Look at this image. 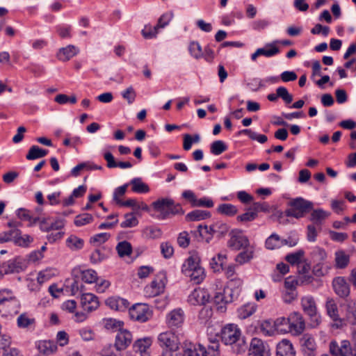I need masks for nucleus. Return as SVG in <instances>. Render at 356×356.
Listing matches in <instances>:
<instances>
[{
  "mask_svg": "<svg viewBox=\"0 0 356 356\" xmlns=\"http://www.w3.org/2000/svg\"><path fill=\"white\" fill-rule=\"evenodd\" d=\"M312 255L314 261L316 263H321L327 257V254L325 250L318 247H316L313 250Z\"/></svg>",
  "mask_w": 356,
  "mask_h": 356,
  "instance_id": "60",
  "label": "nucleus"
},
{
  "mask_svg": "<svg viewBox=\"0 0 356 356\" xmlns=\"http://www.w3.org/2000/svg\"><path fill=\"white\" fill-rule=\"evenodd\" d=\"M131 341V333L126 329L120 330L115 337V347L118 350H125L130 345Z\"/></svg>",
  "mask_w": 356,
  "mask_h": 356,
  "instance_id": "13",
  "label": "nucleus"
},
{
  "mask_svg": "<svg viewBox=\"0 0 356 356\" xmlns=\"http://www.w3.org/2000/svg\"><path fill=\"white\" fill-rule=\"evenodd\" d=\"M210 295L204 289H194L188 297V302L193 305H204L209 302Z\"/></svg>",
  "mask_w": 356,
  "mask_h": 356,
  "instance_id": "10",
  "label": "nucleus"
},
{
  "mask_svg": "<svg viewBox=\"0 0 356 356\" xmlns=\"http://www.w3.org/2000/svg\"><path fill=\"white\" fill-rule=\"evenodd\" d=\"M197 232L199 234L200 236L204 238L206 243H209L211 241L213 234H216V233L214 232V223L209 227L207 225H198Z\"/></svg>",
  "mask_w": 356,
  "mask_h": 356,
  "instance_id": "29",
  "label": "nucleus"
},
{
  "mask_svg": "<svg viewBox=\"0 0 356 356\" xmlns=\"http://www.w3.org/2000/svg\"><path fill=\"white\" fill-rule=\"evenodd\" d=\"M350 257L343 250L335 252V266L337 268H345L349 264Z\"/></svg>",
  "mask_w": 356,
  "mask_h": 356,
  "instance_id": "35",
  "label": "nucleus"
},
{
  "mask_svg": "<svg viewBox=\"0 0 356 356\" xmlns=\"http://www.w3.org/2000/svg\"><path fill=\"white\" fill-rule=\"evenodd\" d=\"M204 346L200 343L186 342L182 356H202Z\"/></svg>",
  "mask_w": 356,
  "mask_h": 356,
  "instance_id": "21",
  "label": "nucleus"
},
{
  "mask_svg": "<svg viewBox=\"0 0 356 356\" xmlns=\"http://www.w3.org/2000/svg\"><path fill=\"white\" fill-rule=\"evenodd\" d=\"M19 300L8 290L0 291V313L3 315L17 314L20 308Z\"/></svg>",
  "mask_w": 356,
  "mask_h": 356,
  "instance_id": "4",
  "label": "nucleus"
},
{
  "mask_svg": "<svg viewBox=\"0 0 356 356\" xmlns=\"http://www.w3.org/2000/svg\"><path fill=\"white\" fill-rule=\"evenodd\" d=\"M327 315L334 322L342 323V319L339 314L338 307L333 298H327L325 303Z\"/></svg>",
  "mask_w": 356,
  "mask_h": 356,
  "instance_id": "23",
  "label": "nucleus"
},
{
  "mask_svg": "<svg viewBox=\"0 0 356 356\" xmlns=\"http://www.w3.org/2000/svg\"><path fill=\"white\" fill-rule=\"evenodd\" d=\"M159 29L156 27V25L152 26L150 24H147L142 30L141 34L145 39H152L156 36Z\"/></svg>",
  "mask_w": 356,
  "mask_h": 356,
  "instance_id": "56",
  "label": "nucleus"
},
{
  "mask_svg": "<svg viewBox=\"0 0 356 356\" xmlns=\"http://www.w3.org/2000/svg\"><path fill=\"white\" fill-rule=\"evenodd\" d=\"M132 186L131 190L136 193H147L149 191L148 185L142 181L140 177L132 179L129 184Z\"/></svg>",
  "mask_w": 356,
  "mask_h": 356,
  "instance_id": "31",
  "label": "nucleus"
},
{
  "mask_svg": "<svg viewBox=\"0 0 356 356\" xmlns=\"http://www.w3.org/2000/svg\"><path fill=\"white\" fill-rule=\"evenodd\" d=\"M81 304L83 309L87 312H92L96 309L99 305L97 297L90 293H82Z\"/></svg>",
  "mask_w": 356,
  "mask_h": 356,
  "instance_id": "16",
  "label": "nucleus"
},
{
  "mask_svg": "<svg viewBox=\"0 0 356 356\" xmlns=\"http://www.w3.org/2000/svg\"><path fill=\"white\" fill-rule=\"evenodd\" d=\"M167 282L166 274L165 272H159L155 279L150 284L145 287V293L147 296L154 297L160 295L164 291Z\"/></svg>",
  "mask_w": 356,
  "mask_h": 356,
  "instance_id": "5",
  "label": "nucleus"
},
{
  "mask_svg": "<svg viewBox=\"0 0 356 356\" xmlns=\"http://www.w3.org/2000/svg\"><path fill=\"white\" fill-rule=\"evenodd\" d=\"M287 205L288 209L285 210V215L287 217H293L296 219L303 218L314 208L312 202L307 200L303 197H298L291 200Z\"/></svg>",
  "mask_w": 356,
  "mask_h": 356,
  "instance_id": "3",
  "label": "nucleus"
},
{
  "mask_svg": "<svg viewBox=\"0 0 356 356\" xmlns=\"http://www.w3.org/2000/svg\"><path fill=\"white\" fill-rule=\"evenodd\" d=\"M211 217V213L208 211L203 210H193L186 216V220L191 221H200L202 220L207 219Z\"/></svg>",
  "mask_w": 356,
  "mask_h": 356,
  "instance_id": "28",
  "label": "nucleus"
},
{
  "mask_svg": "<svg viewBox=\"0 0 356 356\" xmlns=\"http://www.w3.org/2000/svg\"><path fill=\"white\" fill-rule=\"evenodd\" d=\"M312 211L309 220L317 226H321L323 222L330 216V212L323 209H312Z\"/></svg>",
  "mask_w": 356,
  "mask_h": 356,
  "instance_id": "22",
  "label": "nucleus"
},
{
  "mask_svg": "<svg viewBox=\"0 0 356 356\" xmlns=\"http://www.w3.org/2000/svg\"><path fill=\"white\" fill-rule=\"evenodd\" d=\"M302 350L308 356H314L316 343L314 339L310 337H304L302 339Z\"/></svg>",
  "mask_w": 356,
  "mask_h": 356,
  "instance_id": "30",
  "label": "nucleus"
},
{
  "mask_svg": "<svg viewBox=\"0 0 356 356\" xmlns=\"http://www.w3.org/2000/svg\"><path fill=\"white\" fill-rule=\"evenodd\" d=\"M188 50L191 55L195 59H200L202 57V48L200 43L193 41L190 43Z\"/></svg>",
  "mask_w": 356,
  "mask_h": 356,
  "instance_id": "50",
  "label": "nucleus"
},
{
  "mask_svg": "<svg viewBox=\"0 0 356 356\" xmlns=\"http://www.w3.org/2000/svg\"><path fill=\"white\" fill-rule=\"evenodd\" d=\"M259 328L260 331L266 336H273L277 332L274 326V321L272 319H267L261 322Z\"/></svg>",
  "mask_w": 356,
  "mask_h": 356,
  "instance_id": "37",
  "label": "nucleus"
},
{
  "mask_svg": "<svg viewBox=\"0 0 356 356\" xmlns=\"http://www.w3.org/2000/svg\"><path fill=\"white\" fill-rule=\"evenodd\" d=\"M268 351L264 341L258 338L251 341L248 356H268Z\"/></svg>",
  "mask_w": 356,
  "mask_h": 356,
  "instance_id": "14",
  "label": "nucleus"
},
{
  "mask_svg": "<svg viewBox=\"0 0 356 356\" xmlns=\"http://www.w3.org/2000/svg\"><path fill=\"white\" fill-rule=\"evenodd\" d=\"M115 249L120 257L130 256L133 252L131 244L127 241L119 242Z\"/></svg>",
  "mask_w": 356,
  "mask_h": 356,
  "instance_id": "36",
  "label": "nucleus"
},
{
  "mask_svg": "<svg viewBox=\"0 0 356 356\" xmlns=\"http://www.w3.org/2000/svg\"><path fill=\"white\" fill-rule=\"evenodd\" d=\"M22 234V232L18 229H13L8 232L0 233V243H3L9 241H13L14 239L18 236Z\"/></svg>",
  "mask_w": 356,
  "mask_h": 356,
  "instance_id": "41",
  "label": "nucleus"
},
{
  "mask_svg": "<svg viewBox=\"0 0 356 356\" xmlns=\"http://www.w3.org/2000/svg\"><path fill=\"white\" fill-rule=\"evenodd\" d=\"M33 241V238L27 234L22 236L18 234L15 239H14V243L19 246L26 247Z\"/></svg>",
  "mask_w": 356,
  "mask_h": 356,
  "instance_id": "63",
  "label": "nucleus"
},
{
  "mask_svg": "<svg viewBox=\"0 0 356 356\" xmlns=\"http://www.w3.org/2000/svg\"><path fill=\"white\" fill-rule=\"evenodd\" d=\"M220 339L225 345L231 347L235 354H242L248 348L245 338L242 337L241 331L236 325L227 324L224 326L220 332Z\"/></svg>",
  "mask_w": 356,
  "mask_h": 356,
  "instance_id": "1",
  "label": "nucleus"
},
{
  "mask_svg": "<svg viewBox=\"0 0 356 356\" xmlns=\"http://www.w3.org/2000/svg\"><path fill=\"white\" fill-rule=\"evenodd\" d=\"M125 220L122 222L120 227L122 228L134 227L138 224V219L134 216L133 213H128L124 215Z\"/></svg>",
  "mask_w": 356,
  "mask_h": 356,
  "instance_id": "58",
  "label": "nucleus"
},
{
  "mask_svg": "<svg viewBox=\"0 0 356 356\" xmlns=\"http://www.w3.org/2000/svg\"><path fill=\"white\" fill-rule=\"evenodd\" d=\"M217 212L227 216H234L238 212V209L236 206L232 204H221L217 208Z\"/></svg>",
  "mask_w": 356,
  "mask_h": 356,
  "instance_id": "39",
  "label": "nucleus"
},
{
  "mask_svg": "<svg viewBox=\"0 0 356 356\" xmlns=\"http://www.w3.org/2000/svg\"><path fill=\"white\" fill-rule=\"evenodd\" d=\"M153 209L159 213L157 218L165 220L170 216L184 214V211L179 203H175L171 198H159L152 204Z\"/></svg>",
  "mask_w": 356,
  "mask_h": 356,
  "instance_id": "2",
  "label": "nucleus"
},
{
  "mask_svg": "<svg viewBox=\"0 0 356 356\" xmlns=\"http://www.w3.org/2000/svg\"><path fill=\"white\" fill-rule=\"evenodd\" d=\"M152 343V339L151 337H144L136 340L133 348L136 352L144 353L147 351Z\"/></svg>",
  "mask_w": 356,
  "mask_h": 356,
  "instance_id": "33",
  "label": "nucleus"
},
{
  "mask_svg": "<svg viewBox=\"0 0 356 356\" xmlns=\"http://www.w3.org/2000/svg\"><path fill=\"white\" fill-rule=\"evenodd\" d=\"M200 258L197 255L189 257L184 263L181 267V272L184 275H188L189 273L200 267Z\"/></svg>",
  "mask_w": 356,
  "mask_h": 356,
  "instance_id": "25",
  "label": "nucleus"
},
{
  "mask_svg": "<svg viewBox=\"0 0 356 356\" xmlns=\"http://www.w3.org/2000/svg\"><path fill=\"white\" fill-rule=\"evenodd\" d=\"M79 53V49L74 45L70 44L66 47L60 49L57 57L60 60L67 61Z\"/></svg>",
  "mask_w": 356,
  "mask_h": 356,
  "instance_id": "24",
  "label": "nucleus"
},
{
  "mask_svg": "<svg viewBox=\"0 0 356 356\" xmlns=\"http://www.w3.org/2000/svg\"><path fill=\"white\" fill-rule=\"evenodd\" d=\"M224 292L227 298L225 303H231L235 298H238L241 292V289H238V287L233 289L227 286L224 289Z\"/></svg>",
  "mask_w": 356,
  "mask_h": 356,
  "instance_id": "51",
  "label": "nucleus"
},
{
  "mask_svg": "<svg viewBox=\"0 0 356 356\" xmlns=\"http://www.w3.org/2000/svg\"><path fill=\"white\" fill-rule=\"evenodd\" d=\"M345 310V318L348 323L356 326V300H346L342 305Z\"/></svg>",
  "mask_w": 356,
  "mask_h": 356,
  "instance_id": "15",
  "label": "nucleus"
},
{
  "mask_svg": "<svg viewBox=\"0 0 356 356\" xmlns=\"http://www.w3.org/2000/svg\"><path fill=\"white\" fill-rule=\"evenodd\" d=\"M278 97L281 98L286 104H290L293 102V95L290 94L286 88L280 86L276 89Z\"/></svg>",
  "mask_w": 356,
  "mask_h": 356,
  "instance_id": "53",
  "label": "nucleus"
},
{
  "mask_svg": "<svg viewBox=\"0 0 356 356\" xmlns=\"http://www.w3.org/2000/svg\"><path fill=\"white\" fill-rule=\"evenodd\" d=\"M332 289L341 298L348 300L350 293V286L344 277L339 276L332 280Z\"/></svg>",
  "mask_w": 356,
  "mask_h": 356,
  "instance_id": "9",
  "label": "nucleus"
},
{
  "mask_svg": "<svg viewBox=\"0 0 356 356\" xmlns=\"http://www.w3.org/2000/svg\"><path fill=\"white\" fill-rule=\"evenodd\" d=\"M130 318L140 323L149 321L152 316V312L148 305L136 303L129 309Z\"/></svg>",
  "mask_w": 356,
  "mask_h": 356,
  "instance_id": "6",
  "label": "nucleus"
},
{
  "mask_svg": "<svg viewBox=\"0 0 356 356\" xmlns=\"http://www.w3.org/2000/svg\"><path fill=\"white\" fill-rule=\"evenodd\" d=\"M274 326L278 333L291 332L289 317H279L274 321Z\"/></svg>",
  "mask_w": 356,
  "mask_h": 356,
  "instance_id": "27",
  "label": "nucleus"
},
{
  "mask_svg": "<svg viewBox=\"0 0 356 356\" xmlns=\"http://www.w3.org/2000/svg\"><path fill=\"white\" fill-rule=\"evenodd\" d=\"M214 205L213 201L208 197H203L196 199L193 207L212 208Z\"/></svg>",
  "mask_w": 356,
  "mask_h": 356,
  "instance_id": "62",
  "label": "nucleus"
},
{
  "mask_svg": "<svg viewBox=\"0 0 356 356\" xmlns=\"http://www.w3.org/2000/svg\"><path fill=\"white\" fill-rule=\"evenodd\" d=\"M184 321V313L181 309L171 311L166 317V323L170 329L179 328L182 326Z\"/></svg>",
  "mask_w": 356,
  "mask_h": 356,
  "instance_id": "12",
  "label": "nucleus"
},
{
  "mask_svg": "<svg viewBox=\"0 0 356 356\" xmlns=\"http://www.w3.org/2000/svg\"><path fill=\"white\" fill-rule=\"evenodd\" d=\"M281 238L277 234H272L265 241L267 249L274 250L280 247Z\"/></svg>",
  "mask_w": 356,
  "mask_h": 356,
  "instance_id": "46",
  "label": "nucleus"
},
{
  "mask_svg": "<svg viewBox=\"0 0 356 356\" xmlns=\"http://www.w3.org/2000/svg\"><path fill=\"white\" fill-rule=\"evenodd\" d=\"M124 325L123 321H118L113 318H108L106 320L105 322V328L107 330H113L115 331L122 330V327Z\"/></svg>",
  "mask_w": 356,
  "mask_h": 356,
  "instance_id": "59",
  "label": "nucleus"
},
{
  "mask_svg": "<svg viewBox=\"0 0 356 356\" xmlns=\"http://www.w3.org/2000/svg\"><path fill=\"white\" fill-rule=\"evenodd\" d=\"M67 247L73 250H80L83 247L84 241L76 236L71 235L66 240Z\"/></svg>",
  "mask_w": 356,
  "mask_h": 356,
  "instance_id": "42",
  "label": "nucleus"
},
{
  "mask_svg": "<svg viewBox=\"0 0 356 356\" xmlns=\"http://www.w3.org/2000/svg\"><path fill=\"white\" fill-rule=\"evenodd\" d=\"M157 340L159 346L162 349L178 350L179 348V339L172 331H167L159 334Z\"/></svg>",
  "mask_w": 356,
  "mask_h": 356,
  "instance_id": "7",
  "label": "nucleus"
},
{
  "mask_svg": "<svg viewBox=\"0 0 356 356\" xmlns=\"http://www.w3.org/2000/svg\"><path fill=\"white\" fill-rule=\"evenodd\" d=\"M257 218V214L256 212H254L253 210H249L237 216L236 219L239 222H251L255 220Z\"/></svg>",
  "mask_w": 356,
  "mask_h": 356,
  "instance_id": "64",
  "label": "nucleus"
},
{
  "mask_svg": "<svg viewBox=\"0 0 356 356\" xmlns=\"http://www.w3.org/2000/svg\"><path fill=\"white\" fill-rule=\"evenodd\" d=\"M253 257V252L245 250L240 252L236 257V261L240 264H243L249 261Z\"/></svg>",
  "mask_w": 356,
  "mask_h": 356,
  "instance_id": "61",
  "label": "nucleus"
},
{
  "mask_svg": "<svg viewBox=\"0 0 356 356\" xmlns=\"http://www.w3.org/2000/svg\"><path fill=\"white\" fill-rule=\"evenodd\" d=\"M93 220V217L91 214L88 213H84L82 214H79L75 217L74 223L76 227H81L85 225L89 224L92 222Z\"/></svg>",
  "mask_w": 356,
  "mask_h": 356,
  "instance_id": "49",
  "label": "nucleus"
},
{
  "mask_svg": "<svg viewBox=\"0 0 356 356\" xmlns=\"http://www.w3.org/2000/svg\"><path fill=\"white\" fill-rule=\"evenodd\" d=\"M230 239L228 241V246L233 250H239L247 248L250 242L248 237L243 234V231L238 229H232L230 233Z\"/></svg>",
  "mask_w": 356,
  "mask_h": 356,
  "instance_id": "8",
  "label": "nucleus"
},
{
  "mask_svg": "<svg viewBox=\"0 0 356 356\" xmlns=\"http://www.w3.org/2000/svg\"><path fill=\"white\" fill-rule=\"evenodd\" d=\"M227 149V146L222 140H216L211 145V153L214 155H220Z\"/></svg>",
  "mask_w": 356,
  "mask_h": 356,
  "instance_id": "47",
  "label": "nucleus"
},
{
  "mask_svg": "<svg viewBox=\"0 0 356 356\" xmlns=\"http://www.w3.org/2000/svg\"><path fill=\"white\" fill-rule=\"evenodd\" d=\"M257 49L259 56H264L266 57H272L280 52V49L273 42L267 43L264 48H259Z\"/></svg>",
  "mask_w": 356,
  "mask_h": 356,
  "instance_id": "38",
  "label": "nucleus"
},
{
  "mask_svg": "<svg viewBox=\"0 0 356 356\" xmlns=\"http://www.w3.org/2000/svg\"><path fill=\"white\" fill-rule=\"evenodd\" d=\"M289 317L290 320L291 332L296 334H301L305 327V321L303 320L301 314L299 312H293Z\"/></svg>",
  "mask_w": 356,
  "mask_h": 356,
  "instance_id": "17",
  "label": "nucleus"
},
{
  "mask_svg": "<svg viewBox=\"0 0 356 356\" xmlns=\"http://www.w3.org/2000/svg\"><path fill=\"white\" fill-rule=\"evenodd\" d=\"M257 309V305L253 302H248L238 309V316L241 319H245L252 316Z\"/></svg>",
  "mask_w": 356,
  "mask_h": 356,
  "instance_id": "32",
  "label": "nucleus"
},
{
  "mask_svg": "<svg viewBox=\"0 0 356 356\" xmlns=\"http://www.w3.org/2000/svg\"><path fill=\"white\" fill-rule=\"evenodd\" d=\"M48 154L47 149H44L39 147L38 145H33L30 147L26 159L27 160H35L44 157Z\"/></svg>",
  "mask_w": 356,
  "mask_h": 356,
  "instance_id": "34",
  "label": "nucleus"
},
{
  "mask_svg": "<svg viewBox=\"0 0 356 356\" xmlns=\"http://www.w3.org/2000/svg\"><path fill=\"white\" fill-rule=\"evenodd\" d=\"M81 280L88 284L97 282L98 280L97 273L92 269L82 270Z\"/></svg>",
  "mask_w": 356,
  "mask_h": 356,
  "instance_id": "43",
  "label": "nucleus"
},
{
  "mask_svg": "<svg viewBox=\"0 0 356 356\" xmlns=\"http://www.w3.org/2000/svg\"><path fill=\"white\" fill-rule=\"evenodd\" d=\"M305 252L302 250H299L295 252L288 254L285 259L292 266L298 265L301 263V259L304 256Z\"/></svg>",
  "mask_w": 356,
  "mask_h": 356,
  "instance_id": "45",
  "label": "nucleus"
},
{
  "mask_svg": "<svg viewBox=\"0 0 356 356\" xmlns=\"http://www.w3.org/2000/svg\"><path fill=\"white\" fill-rule=\"evenodd\" d=\"M129 184H125L121 186L116 188L114 190L113 195V200L116 204L120 205V202H122L121 197L126 193Z\"/></svg>",
  "mask_w": 356,
  "mask_h": 356,
  "instance_id": "54",
  "label": "nucleus"
},
{
  "mask_svg": "<svg viewBox=\"0 0 356 356\" xmlns=\"http://www.w3.org/2000/svg\"><path fill=\"white\" fill-rule=\"evenodd\" d=\"M191 278V281H193L195 284L201 283L205 277L204 269L200 266L196 269L191 270L188 275H185Z\"/></svg>",
  "mask_w": 356,
  "mask_h": 356,
  "instance_id": "40",
  "label": "nucleus"
},
{
  "mask_svg": "<svg viewBox=\"0 0 356 356\" xmlns=\"http://www.w3.org/2000/svg\"><path fill=\"white\" fill-rule=\"evenodd\" d=\"M249 210H253L258 215L259 212L269 213L270 211V206L266 202H254Z\"/></svg>",
  "mask_w": 356,
  "mask_h": 356,
  "instance_id": "57",
  "label": "nucleus"
},
{
  "mask_svg": "<svg viewBox=\"0 0 356 356\" xmlns=\"http://www.w3.org/2000/svg\"><path fill=\"white\" fill-rule=\"evenodd\" d=\"M226 299L224 290L222 291L217 292L214 296L213 301L218 306L217 309L220 312H223L226 310L225 305L227 304L225 303Z\"/></svg>",
  "mask_w": 356,
  "mask_h": 356,
  "instance_id": "44",
  "label": "nucleus"
},
{
  "mask_svg": "<svg viewBox=\"0 0 356 356\" xmlns=\"http://www.w3.org/2000/svg\"><path fill=\"white\" fill-rule=\"evenodd\" d=\"M219 343L218 341H211V344L208 346L207 348L204 346L202 356H219Z\"/></svg>",
  "mask_w": 356,
  "mask_h": 356,
  "instance_id": "52",
  "label": "nucleus"
},
{
  "mask_svg": "<svg viewBox=\"0 0 356 356\" xmlns=\"http://www.w3.org/2000/svg\"><path fill=\"white\" fill-rule=\"evenodd\" d=\"M277 356H296V352L289 340L282 339L277 345Z\"/></svg>",
  "mask_w": 356,
  "mask_h": 356,
  "instance_id": "20",
  "label": "nucleus"
},
{
  "mask_svg": "<svg viewBox=\"0 0 356 356\" xmlns=\"http://www.w3.org/2000/svg\"><path fill=\"white\" fill-rule=\"evenodd\" d=\"M301 305L304 312L311 318L312 321L316 323V325H318L319 321L314 298L312 296L303 297L301 300Z\"/></svg>",
  "mask_w": 356,
  "mask_h": 356,
  "instance_id": "11",
  "label": "nucleus"
},
{
  "mask_svg": "<svg viewBox=\"0 0 356 356\" xmlns=\"http://www.w3.org/2000/svg\"><path fill=\"white\" fill-rule=\"evenodd\" d=\"M36 347L40 353L49 355L56 352L57 343L52 340H40L36 343Z\"/></svg>",
  "mask_w": 356,
  "mask_h": 356,
  "instance_id": "18",
  "label": "nucleus"
},
{
  "mask_svg": "<svg viewBox=\"0 0 356 356\" xmlns=\"http://www.w3.org/2000/svg\"><path fill=\"white\" fill-rule=\"evenodd\" d=\"M229 227L225 222L217 221L214 222V232L216 233L218 238H222L226 235Z\"/></svg>",
  "mask_w": 356,
  "mask_h": 356,
  "instance_id": "55",
  "label": "nucleus"
},
{
  "mask_svg": "<svg viewBox=\"0 0 356 356\" xmlns=\"http://www.w3.org/2000/svg\"><path fill=\"white\" fill-rule=\"evenodd\" d=\"M17 325L21 329H34L35 325V319L30 318L26 313L21 314L17 318Z\"/></svg>",
  "mask_w": 356,
  "mask_h": 356,
  "instance_id": "26",
  "label": "nucleus"
},
{
  "mask_svg": "<svg viewBox=\"0 0 356 356\" xmlns=\"http://www.w3.org/2000/svg\"><path fill=\"white\" fill-rule=\"evenodd\" d=\"M44 224H45V219H42L41 221H40V229L43 232H49L50 230H52V229H62L64 225H65V223H64V220H62V219H57L55 220V222H52L49 227H44Z\"/></svg>",
  "mask_w": 356,
  "mask_h": 356,
  "instance_id": "48",
  "label": "nucleus"
},
{
  "mask_svg": "<svg viewBox=\"0 0 356 356\" xmlns=\"http://www.w3.org/2000/svg\"><path fill=\"white\" fill-rule=\"evenodd\" d=\"M5 274L19 273L24 270V263L19 258L9 260L1 266Z\"/></svg>",
  "mask_w": 356,
  "mask_h": 356,
  "instance_id": "19",
  "label": "nucleus"
}]
</instances>
